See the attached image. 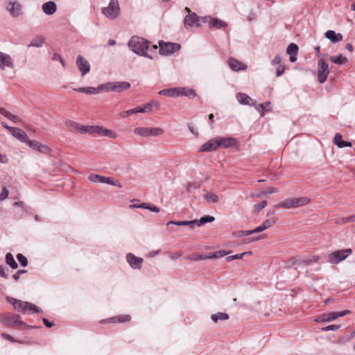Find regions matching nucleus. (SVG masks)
Instances as JSON below:
<instances>
[{
  "label": "nucleus",
  "mask_w": 355,
  "mask_h": 355,
  "mask_svg": "<svg viewBox=\"0 0 355 355\" xmlns=\"http://www.w3.org/2000/svg\"><path fill=\"white\" fill-rule=\"evenodd\" d=\"M128 46L135 53L153 59V58L146 53V51L149 48V42L144 38L136 36L132 37L128 42Z\"/></svg>",
  "instance_id": "f257e3e1"
},
{
  "label": "nucleus",
  "mask_w": 355,
  "mask_h": 355,
  "mask_svg": "<svg viewBox=\"0 0 355 355\" xmlns=\"http://www.w3.org/2000/svg\"><path fill=\"white\" fill-rule=\"evenodd\" d=\"M311 202L309 197L289 198L275 205L276 208H284L287 209H295L305 206Z\"/></svg>",
  "instance_id": "f03ea898"
},
{
  "label": "nucleus",
  "mask_w": 355,
  "mask_h": 355,
  "mask_svg": "<svg viewBox=\"0 0 355 355\" xmlns=\"http://www.w3.org/2000/svg\"><path fill=\"white\" fill-rule=\"evenodd\" d=\"M159 106L160 105L157 101H152L150 103L144 105L142 107H137L129 110L121 112L119 113V116L123 119L132 114L146 113L152 110L153 107L159 109Z\"/></svg>",
  "instance_id": "7ed1b4c3"
},
{
  "label": "nucleus",
  "mask_w": 355,
  "mask_h": 355,
  "mask_svg": "<svg viewBox=\"0 0 355 355\" xmlns=\"http://www.w3.org/2000/svg\"><path fill=\"white\" fill-rule=\"evenodd\" d=\"M130 87V84L126 81L110 82L105 84H102L101 89H103V92H114L119 93L124 90H127Z\"/></svg>",
  "instance_id": "20e7f679"
},
{
  "label": "nucleus",
  "mask_w": 355,
  "mask_h": 355,
  "mask_svg": "<svg viewBox=\"0 0 355 355\" xmlns=\"http://www.w3.org/2000/svg\"><path fill=\"white\" fill-rule=\"evenodd\" d=\"M184 10L188 13L184 17V27L187 29L194 26L198 27L201 26L202 22H205V19L199 18L197 15L192 12L189 8L186 7Z\"/></svg>",
  "instance_id": "39448f33"
},
{
  "label": "nucleus",
  "mask_w": 355,
  "mask_h": 355,
  "mask_svg": "<svg viewBox=\"0 0 355 355\" xmlns=\"http://www.w3.org/2000/svg\"><path fill=\"white\" fill-rule=\"evenodd\" d=\"M159 53L163 55H168L179 51L180 44L173 42H165L162 40L159 42Z\"/></svg>",
  "instance_id": "423d86ee"
},
{
  "label": "nucleus",
  "mask_w": 355,
  "mask_h": 355,
  "mask_svg": "<svg viewBox=\"0 0 355 355\" xmlns=\"http://www.w3.org/2000/svg\"><path fill=\"white\" fill-rule=\"evenodd\" d=\"M134 133L141 137H155L162 135L164 130L161 128L140 127L136 128L134 130Z\"/></svg>",
  "instance_id": "0eeeda50"
},
{
  "label": "nucleus",
  "mask_w": 355,
  "mask_h": 355,
  "mask_svg": "<svg viewBox=\"0 0 355 355\" xmlns=\"http://www.w3.org/2000/svg\"><path fill=\"white\" fill-rule=\"evenodd\" d=\"M120 12V8L118 0H110V2L106 8L103 9V15L109 19L116 18Z\"/></svg>",
  "instance_id": "6e6552de"
},
{
  "label": "nucleus",
  "mask_w": 355,
  "mask_h": 355,
  "mask_svg": "<svg viewBox=\"0 0 355 355\" xmlns=\"http://www.w3.org/2000/svg\"><path fill=\"white\" fill-rule=\"evenodd\" d=\"M319 257L317 255H313L309 257H295L291 259L288 261L289 266H309L313 263H315L318 261Z\"/></svg>",
  "instance_id": "1a4fd4ad"
},
{
  "label": "nucleus",
  "mask_w": 355,
  "mask_h": 355,
  "mask_svg": "<svg viewBox=\"0 0 355 355\" xmlns=\"http://www.w3.org/2000/svg\"><path fill=\"white\" fill-rule=\"evenodd\" d=\"M0 321L6 325L12 326H25V323L20 320V318L17 315L6 313L0 315Z\"/></svg>",
  "instance_id": "9d476101"
},
{
  "label": "nucleus",
  "mask_w": 355,
  "mask_h": 355,
  "mask_svg": "<svg viewBox=\"0 0 355 355\" xmlns=\"http://www.w3.org/2000/svg\"><path fill=\"white\" fill-rule=\"evenodd\" d=\"M352 252L351 249L336 250L329 255V261L336 264L345 260Z\"/></svg>",
  "instance_id": "9b49d317"
},
{
  "label": "nucleus",
  "mask_w": 355,
  "mask_h": 355,
  "mask_svg": "<svg viewBox=\"0 0 355 355\" xmlns=\"http://www.w3.org/2000/svg\"><path fill=\"white\" fill-rule=\"evenodd\" d=\"M329 73V64L323 58H320L318 60V80L320 83H323L326 81L327 76Z\"/></svg>",
  "instance_id": "f8f14e48"
},
{
  "label": "nucleus",
  "mask_w": 355,
  "mask_h": 355,
  "mask_svg": "<svg viewBox=\"0 0 355 355\" xmlns=\"http://www.w3.org/2000/svg\"><path fill=\"white\" fill-rule=\"evenodd\" d=\"M15 67L14 61L11 56L0 51V69L1 70H12Z\"/></svg>",
  "instance_id": "ddd939ff"
},
{
  "label": "nucleus",
  "mask_w": 355,
  "mask_h": 355,
  "mask_svg": "<svg viewBox=\"0 0 355 355\" xmlns=\"http://www.w3.org/2000/svg\"><path fill=\"white\" fill-rule=\"evenodd\" d=\"M71 125L81 134H98L99 125H82L76 123H71Z\"/></svg>",
  "instance_id": "4468645a"
},
{
  "label": "nucleus",
  "mask_w": 355,
  "mask_h": 355,
  "mask_svg": "<svg viewBox=\"0 0 355 355\" xmlns=\"http://www.w3.org/2000/svg\"><path fill=\"white\" fill-rule=\"evenodd\" d=\"M76 64L81 72L82 76H85L90 71L89 63L81 55H78L76 58Z\"/></svg>",
  "instance_id": "2eb2a0df"
},
{
  "label": "nucleus",
  "mask_w": 355,
  "mask_h": 355,
  "mask_svg": "<svg viewBox=\"0 0 355 355\" xmlns=\"http://www.w3.org/2000/svg\"><path fill=\"white\" fill-rule=\"evenodd\" d=\"M126 260L132 268L140 269L141 268L142 258L137 257L132 253H128L126 255Z\"/></svg>",
  "instance_id": "dca6fc26"
},
{
  "label": "nucleus",
  "mask_w": 355,
  "mask_h": 355,
  "mask_svg": "<svg viewBox=\"0 0 355 355\" xmlns=\"http://www.w3.org/2000/svg\"><path fill=\"white\" fill-rule=\"evenodd\" d=\"M27 144L31 148L37 150V151L44 154H49L51 151V149L49 146L42 144L40 142L35 140L29 139L28 141H27Z\"/></svg>",
  "instance_id": "f3484780"
},
{
  "label": "nucleus",
  "mask_w": 355,
  "mask_h": 355,
  "mask_svg": "<svg viewBox=\"0 0 355 355\" xmlns=\"http://www.w3.org/2000/svg\"><path fill=\"white\" fill-rule=\"evenodd\" d=\"M218 141L217 137L209 139L205 142L200 150V152H210L216 150L218 148Z\"/></svg>",
  "instance_id": "a211bd4d"
},
{
  "label": "nucleus",
  "mask_w": 355,
  "mask_h": 355,
  "mask_svg": "<svg viewBox=\"0 0 355 355\" xmlns=\"http://www.w3.org/2000/svg\"><path fill=\"white\" fill-rule=\"evenodd\" d=\"M6 300L8 302L11 303L14 309L17 311H25L27 310V303L28 302H23L19 300L15 299L12 297H7Z\"/></svg>",
  "instance_id": "6ab92c4d"
},
{
  "label": "nucleus",
  "mask_w": 355,
  "mask_h": 355,
  "mask_svg": "<svg viewBox=\"0 0 355 355\" xmlns=\"http://www.w3.org/2000/svg\"><path fill=\"white\" fill-rule=\"evenodd\" d=\"M6 8L13 17H18L21 15V6L17 2H9Z\"/></svg>",
  "instance_id": "aec40b11"
},
{
  "label": "nucleus",
  "mask_w": 355,
  "mask_h": 355,
  "mask_svg": "<svg viewBox=\"0 0 355 355\" xmlns=\"http://www.w3.org/2000/svg\"><path fill=\"white\" fill-rule=\"evenodd\" d=\"M228 64L231 69L234 71L245 70L248 68L247 64L232 58L229 59Z\"/></svg>",
  "instance_id": "412c9836"
},
{
  "label": "nucleus",
  "mask_w": 355,
  "mask_h": 355,
  "mask_svg": "<svg viewBox=\"0 0 355 355\" xmlns=\"http://www.w3.org/2000/svg\"><path fill=\"white\" fill-rule=\"evenodd\" d=\"M217 139L219 147L230 148L234 146L236 144V140L233 137H218Z\"/></svg>",
  "instance_id": "4be33fe9"
},
{
  "label": "nucleus",
  "mask_w": 355,
  "mask_h": 355,
  "mask_svg": "<svg viewBox=\"0 0 355 355\" xmlns=\"http://www.w3.org/2000/svg\"><path fill=\"white\" fill-rule=\"evenodd\" d=\"M102 84L99 85L97 87H80L78 89H74V91L79 92L81 93H85L87 94H98L103 92L101 89Z\"/></svg>",
  "instance_id": "5701e85b"
},
{
  "label": "nucleus",
  "mask_w": 355,
  "mask_h": 355,
  "mask_svg": "<svg viewBox=\"0 0 355 355\" xmlns=\"http://www.w3.org/2000/svg\"><path fill=\"white\" fill-rule=\"evenodd\" d=\"M11 134L13 137H15L16 139L27 143V141H28V135L27 134L21 129L15 128L14 129H11Z\"/></svg>",
  "instance_id": "b1692460"
},
{
  "label": "nucleus",
  "mask_w": 355,
  "mask_h": 355,
  "mask_svg": "<svg viewBox=\"0 0 355 355\" xmlns=\"http://www.w3.org/2000/svg\"><path fill=\"white\" fill-rule=\"evenodd\" d=\"M325 37L332 43H337L343 40L341 33H336L334 31L329 30L325 33Z\"/></svg>",
  "instance_id": "393cba45"
},
{
  "label": "nucleus",
  "mask_w": 355,
  "mask_h": 355,
  "mask_svg": "<svg viewBox=\"0 0 355 355\" xmlns=\"http://www.w3.org/2000/svg\"><path fill=\"white\" fill-rule=\"evenodd\" d=\"M275 223H276L275 218H268V219L264 220L261 225L254 228V232H256L257 233L261 232L268 229L269 227H270L272 225L275 224Z\"/></svg>",
  "instance_id": "a878e982"
},
{
  "label": "nucleus",
  "mask_w": 355,
  "mask_h": 355,
  "mask_svg": "<svg viewBox=\"0 0 355 355\" xmlns=\"http://www.w3.org/2000/svg\"><path fill=\"white\" fill-rule=\"evenodd\" d=\"M42 11L49 15H51L56 12L57 6L55 2L48 1L42 6Z\"/></svg>",
  "instance_id": "bb28decb"
},
{
  "label": "nucleus",
  "mask_w": 355,
  "mask_h": 355,
  "mask_svg": "<svg viewBox=\"0 0 355 355\" xmlns=\"http://www.w3.org/2000/svg\"><path fill=\"white\" fill-rule=\"evenodd\" d=\"M337 319L336 312L325 313L318 316L315 321L317 322H328Z\"/></svg>",
  "instance_id": "cd10ccee"
},
{
  "label": "nucleus",
  "mask_w": 355,
  "mask_h": 355,
  "mask_svg": "<svg viewBox=\"0 0 355 355\" xmlns=\"http://www.w3.org/2000/svg\"><path fill=\"white\" fill-rule=\"evenodd\" d=\"M236 99L241 104L253 105V100L246 94L238 93L236 94Z\"/></svg>",
  "instance_id": "c85d7f7f"
},
{
  "label": "nucleus",
  "mask_w": 355,
  "mask_h": 355,
  "mask_svg": "<svg viewBox=\"0 0 355 355\" xmlns=\"http://www.w3.org/2000/svg\"><path fill=\"white\" fill-rule=\"evenodd\" d=\"M187 96L189 98H193L196 96L195 92L191 89H186L184 87L177 88V96Z\"/></svg>",
  "instance_id": "c756f323"
},
{
  "label": "nucleus",
  "mask_w": 355,
  "mask_h": 355,
  "mask_svg": "<svg viewBox=\"0 0 355 355\" xmlns=\"http://www.w3.org/2000/svg\"><path fill=\"white\" fill-rule=\"evenodd\" d=\"M98 135L101 136H105L111 139H116L118 135L112 130L105 129L101 126H99V129L98 131Z\"/></svg>",
  "instance_id": "7c9ffc66"
},
{
  "label": "nucleus",
  "mask_w": 355,
  "mask_h": 355,
  "mask_svg": "<svg viewBox=\"0 0 355 355\" xmlns=\"http://www.w3.org/2000/svg\"><path fill=\"white\" fill-rule=\"evenodd\" d=\"M131 319L130 315H121L109 318L110 322H128Z\"/></svg>",
  "instance_id": "2f4dec72"
},
{
  "label": "nucleus",
  "mask_w": 355,
  "mask_h": 355,
  "mask_svg": "<svg viewBox=\"0 0 355 355\" xmlns=\"http://www.w3.org/2000/svg\"><path fill=\"white\" fill-rule=\"evenodd\" d=\"M330 60L334 64H346L348 62L347 58L343 56L342 54H340L338 56H331Z\"/></svg>",
  "instance_id": "473e14b6"
},
{
  "label": "nucleus",
  "mask_w": 355,
  "mask_h": 355,
  "mask_svg": "<svg viewBox=\"0 0 355 355\" xmlns=\"http://www.w3.org/2000/svg\"><path fill=\"white\" fill-rule=\"evenodd\" d=\"M211 318L214 322H217L218 320L223 321L228 320L229 315L225 313L218 312L217 313L212 314Z\"/></svg>",
  "instance_id": "72a5a7b5"
},
{
  "label": "nucleus",
  "mask_w": 355,
  "mask_h": 355,
  "mask_svg": "<svg viewBox=\"0 0 355 355\" xmlns=\"http://www.w3.org/2000/svg\"><path fill=\"white\" fill-rule=\"evenodd\" d=\"M44 38L42 37H37L33 40H32V41L31 42V43L28 44V47H37V48H40V47H42V45L44 44Z\"/></svg>",
  "instance_id": "f704fd0d"
},
{
  "label": "nucleus",
  "mask_w": 355,
  "mask_h": 355,
  "mask_svg": "<svg viewBox=\"0 0 355 355\" xmlns=\"http://www.w3.org/2000/svg\"><path fill=\"white\" fill-rule=\"evenodd\" d=\"M158 94L159 95L167 96L171 97L177 96V88H171L160 90Z\"/></svg>",
  "instance_id": "c9c22d12"
},
{
  "label": "nucleus",
  "mask_w": 355,
  "mask_h": 355,
  "mask_svg": "<svg viewBox=\"0 0 355 355\" xmlns=\"http://www.w3.org/2000/svg\"><path fill=\"white\" fill-rule=\"evenodd\" d=\"M6 262L8 265H9L12 269H16L18 267L17 262L15 261L13 256L10 253H7L6 255Z\"/></svg>",
  "instance_id": "e433bc0d"
},
{
  "label": "nucleus",
  "mask_w": 355,
  "mask_h": 355,
  "mask_svg": "<svg viewBox=\"0 0 355 355\" xmlns=\"http://www.w3.org/2000/svg\"><path fill=\"white\" fill-rule=\"evenodd\" d=\"M209 26L211 28H220L225 26V23L218 19H211L209 21Z\"/></svg>",
  "instance_id": "4c0bfd02"
},
{
  "label": "nucleus",
  "mask_w": 355,
  "mask_h": 355,
  "mask_svg": "<svg viewBox=\"0 0 355 355\" xmlns=\"http://www.w3.org/2000/svg\"><path fill=\"white\" fill-rule=\"evenodd\" d=\"M204 199L209 203H216L219 200L217 195L211 193H208L204 195Z\"/></svg>",
  "instance_id": "58836bf2"
},
{
  "label": "nucleus",
  "mask_w": 355,
  "mask_h": 355,
  "mask_svg": "<svg viewBox=\"0 0 355 355\" xmlns=\"http://www.w3.org/2000/svg\"><path fill=\"white\" fill-rule=\"evenodd\" d=\"M354 337H355V333H354L353 331H351V332L347 334L346 335L340 336L338 339V343H341V344L349 342L351 340H352Z\"/></svg>",
  "instance_id": "ea45409f"
},
{
  "label": "nucleus",
  "mask_w": 355,
  "mask_h": 355,
  "mask_svg": "<svg viewBox=\"0 0 355 355\" xmlns=\"http://www.w3.org/2000/svg\"><path fill=\"white\" fill-rule=\"evenodd\" d=\"M104 176L96 175V174H90L88 176V180L94 183L100 182L103 183Z\"/></svg>",
  "instance_id": "a19ab883"
},
{
  "label": "nucleus",
  "mask_w": 355,
  "mask_h": 355,
  "mask_svg": "<svg viewBox=\"0 0 355 355\" xmlns=\"http://www.w3.org/2000/svg\"><path fill=\"white\" fill-rule=\"evenodd\" d=\"M140 207H142V209H148L150 211L155 212V213H158L160 211L159 208L157 207V206L152 205L150 204L146 203V202L141 203Z\"/></svg>",
  "instance_id": "79ce46f5"
},
{
  "label": "nucleus",
  "mask_w": 355,
  "mask_h": 355,
  "mask_svg": "<svg viewBox=\"0 0 355 355\" xmlns=\"http://www.w3.org/2000/svg\"><path fill=\"white\" fill-rule=\"evenodd\" d=\"M103 183H106L110 185L116 186L119 188L122 187V184L119 181H114L111 177H105L103 179Z\"/></svg>",
  "instance_id": "37998d69"
},
{
  "label": "nucleus",
  "mask_w": 355,
  "mask_h": 355,
  "mask_svg": "<svg viewBox=\"0 0 355 355\" xmlns=\"http://www.w3.org/2000/svg\"><path fill=\"white\" fill-rule=\"evenodd\" d=\"M215 220V218L211 216H206L201 217L200 220H198V226L205 225L207 223H211Z\"/></svg>",
  "instance_id": "c03bdc74"
},
{
  "label": "nucleus",
  "mask_w": 355,
  "mask_h": 355,
  "mask_svg": "<svg viewBox=\"0 0 355 355\" xmlns=\"http://www.w3.org/2000/svg\"><path fill=\"white\" fill-rule=\"evenodd\" d=\"M298 52V46L297 44L294 43L290 44L286 49V53L288 55L297 54Z\"/></svg>",
  "instance_id": "a18cd8bd"
},
{
  "label": "nucleus",
  "mask_w": 355,
  "mask_h": 355,
  "mask_svg": "<svg viewBox=\"0 0 355 355\" xmlns=\"http://www.w3.org/2000/svg\"><path fill=\"white\" fill-rule=\"evenodd\" d=\"M17 259L19 261V263L21 264L22 266L25 267L28 264V259L26 257H24L22 254H17Z\"/></svg>",
  "instance_id": "49530a36"
},
{
  "label": "nucleus",
  "mask_w": 355,
  "mask_h": 355,
  "mask_svg": "<svg viewBox=\"0 0 355 355\" xmlns=\"http://www.w3.org/2000/svg\"><path fill=\"white\" fill-rule=\"evenodd\" d=\"M27 310H29L33 313H39L41 311V309L39 307L30 302L27 303Z\"/></svg>",
  "instance_id": "de8ad7c7"
},
{
  "label": "nucleus",
  "mask_w": 355,
  "mask_h": 355,
  "mask_svg": "<svg viewBox=\"0 0 355 355\" xmlns=\"http://www.w3.org/2000/svg\"><path fill=\"white\" fill-rule=\"evenodd\" d=\"M189 223H194V222H189V221H169L167 223V225H175L178 226H184L187 225Z\"/></svg>",
  "instance_id": "09e8293b"
},
{
  "label": "nucleus",
  "mask_w": 355,
  "mask_h": 355,
  "mask_svg": "<svg viewBox=\"0 0 355 355\" xmlns=\"http://www.w3.org/2000/svg\"><path fill=\"white\" fill-rule=\"evenodd\" d=\"M340 327V326L339 324H331V325L323 327L322 329V331H336Z\"/></svg>",
  "instance_id": "8fccbe9b"
},
{
  "label": "nucleus",
  "mask_w": 355,
  "mask_h": 355,
  "mask_svg": "<svg viewBox=\"0 0 355 355\" xmlns=\"http://www.w3.org/2000/svg\"><path fill=\"white\" fill-rule=\"evenodd\" d=\"M266 206H267V201L266 200H263L260 203H259L257 205H255L254 206V210L258 212L260 210H261L263 208H265Z\"/></svg>",
  "instance_id": "3c124183"
},
{
  "label": "nucleus",
  "mask_w": 355,
  "mask_h": 355,
  "mask_svg": "<svg viewBox=\"0 0 355 355\" xmlns=\"http://www.w3.org/2000/svg\"><path fill=\"white\" fill-rule=\"evenodd\" d=\"M8 194H9L8 189L6 187H3L2 192L0 194V201H2L3 200L6 199L8 196Z\"/></svg>",
  "instance_id": "603ef678"
},
{
  "label": "nucleus",
  "mask_w": 355,
  "mask_h": 355,
  "mask_svg": "<svg viewBox=\"0 0 355 355\" xmlns=\"http://www.w3.org/2000/svg\"><path fill=\"white\" fill-rule=\"evenodd\" d=\"M264 238H265L264 236H254L252 238L246 239L245 240V243H251V242H254V241H259V240L264 239Z\"/></svg>",
  "instance_id": "864d4df0"
},
{
  "label": "nucleus",
  "mask_w": 355,
  "mask_h": 355,
  "mask_svg": "<svg viewBox=\"0 0 355 355\" xmlns=\"http://www.w3.org/2000/svg\"><path fill=\"white\" fill-rule=\"evenodd\" d=\"M52 60L53 61H60L62 66H64V62L63 60L62 59L61 56L58 53H53L51 58Z\"/></svg>",
  "instance_id": "5fc2aeb1"
},
{
  "label": "nucleus",
  "mask_w": 355,
  "mask_h": 355,
  "mask_svg": "<svg viewBox=\"0 0 355 355\" xmlns=\"http://www.w3.org/2000/svg\"><path fill=\"white\" fill-rule=\"evenodd\" d=\"M277 192H279L278 189H277V188H270L267 191H263L261 193V195L262 196H266V195H268V194L276 193Z\"/></svg>",
  "instance_id": "6e6d98bb"
},
{
  "label": "nucleus",
  "mask_w": 355,
  "mask_h": 355,
  "mask_svg": "<svg viewBox=\"0 0 355 355\" xmlns=\"http://www.w3.org/2000/svg\"><path fill=\"white\" fill-rule=\"evenodd\" d=\"M245 254V253H241V254H237L233 255V256H229L228 257H227V260L232 261L234 259H241Z\"/></svg>",
  "instance_id": "4d7b16f0"
},
{
  "label": "nucleus",
  "mask_w": 355,
  "mask_h": 355,
  "mask_svg": "<svg viewBox=\"0 0 355 355\" xmlns=\"http://www.w3.org/2000/svg\"><path fill=\"white\" fill-rule=\"evenodd\" d=\"M272 65L278 64L279 66L282 64V58L279 55H277L271 61Z\"/></svg>",
  "instance_id": "13d9d810"
},
{
  "label": "nucleus",
  "mask_w": 355,
  "mask_h": 355,
  "mask_svg": "<svg viewBox=\"0 0 355 355\" xmlns=\"http://www.w3.org/2000/svg\"><path fill=\"white\" fill-rule=\"evenodd\" d=\"M343 141L342 135L339 133H336L334 138V142L338 146V144Z\"/></svg>",
  "instance_id": "bf43d9fd"
},
{
  "label": "nucleus",
  "mask_w": 355,
  "mask_h": 355,
  "mask_svg": "<svg viewBox=\"0 0 355 355\" xmlns=\"http://www.w3.org/2000/svg\"><path fill=\"white\" fill-rule=\"evenodd\" d=\"M8 119L11 120L15 123H19L21 122V119L19 118L17 116L13 115L11 113L10 115H8Z\"/></svg>",
  "instance_id": "052dcab7"
},
{
  "label": "nucleus",
  "mask_w": 355,
  "mask_h": 355,
  "mask_svg": "<svg viewBox=\"0 0 355 355\" xmlns=\"http://www.w3.org/2000/svg\"><path fill=\"white\" fill-rule=\"evenodd\" d=\"M285 71V66L284 64H280L278 66L276 70V76H281Z\"/></svg>",
  "instance_id": "680f3d73"
},
{
  "label": "nucleus",
  "mask_w": 355,
  "mask_h": 355,
  "mask_svg": "<svg viewBox=\"0 0 355 355\" xmlns=\"http://www.w3.org/2000/svg\"><path fill=\"white\" fill-rule=\"evenodd\" d=\"M26 270H19L15 274L13 275L12 277L15 281H17L19 278L20 275L26 273Z\"/></svg>",
  "instance_id": "e2e57ef3"
},
{
  "label": "nucleus",
  "mask_w": 355,
  "mask_h": 355,
  "mask_svg": "<svg viewBox=\"0 0 355 355\" xmlns=\"http://www.w3.org/2000/svg\"><path fill=\"white\" fill-rule=\"evenodd\" d=\"M349 313H350V311H349V310H345V311H340V312H336V318H338V317L345 316V315L349 314Z\"/></svg>",
  "instance_id": "0e129e2a"
},
{
  "label": "nucleus",
  "mask_w": 355,
  "mask_h": 355,
  "mask_svg": "<svg viewBox=\"0 0 355 355\" xmlns=\"http://www.w3.org/2000/svg\"><path fill=\"white\" fill-rule=\"evenodd\" d=\"M352 143L349 141H343L338 144L339 148H344V147H351Z\"/></svg>",
  "instance_id": "69168bd1"
},
{
  "label": "nucleus",
  "mask_w": 355,
  "mask_h": 355,
  "mask_svg": "<svg viewBox=\"0 0 355 355\" xmlns=\"http://www.w3.org/2000/svg\"><path fill=\"white\" fill-rule=\"evenodd\" d=\"M355 222V215L343 218V223Z\"/></svg>",
  "instance_id": "338daca9"
},
{
  "label": "nucleus",
  "mask_w": 355,
  "mask_h": 355,
  "mask_svg": "<svg viewBox=\"0 0 355 355\" xmlns=\"http://www.w3.org/2000/svg\"><path fill=\"white\" fill-rule=\"evenodd\" d=\"M270 102H266V103L259 105V107H261L262 110L269 111V109L268 108V107L270 105Z\"/></svg>",
  "instance_id": "774afa93"
}]
</instances>
